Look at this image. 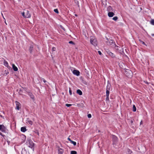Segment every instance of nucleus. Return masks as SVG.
Listing matches in <instances>:
<instances>
[{"mask_svg": "<svg viewBox=\"0 0 154 154\" xmlns=\"http://www.w3.org/2000/svg\"><path fill=\"white\" fill-rule=\"evenodd\" d=\"M9 74V72L6 70H5L4 75H6Z\"/></svg>", "mask_w": 154, "mask_h": 154, "instance_id": "30", "label": "nucleus"}, {"mask_svg": "<svg viewBox=\"0 0 154 154\" xmlns=\"http://www.w3.org/2000/svg\"><path fill=\"white\" fill-rule=\"evenodd\" d=\"M150 23L153 25H154V19H152L150 21Z\"/></svg>", "mask_w": 154, "mask_h": 154, "instance_id": "27", "label": "nucleus"}, {"mask_svg": "<svg viewBox=\"0 0 154 154\" xmlns=\"http://www.w3.org/2000/svg\"><path fill=\"white\" fill-rule=\"evenodd\" d=\"M0 135L2 136H3V137H4L5 136L4 135H3L2 134V133L1 132H0Z\"/></svg>", "mask_w": 154, "mask_h": 154, "instance_id": "43", "label": "nucleus"}, {"mask_svg": "<svg viewBox=\"0 0 154 154\" xmlns=\"http://www.w3.org/2000/svg\"><path fill=\"white\" fill-rule=\"evenodd\" d=\"M109 90H106V96H109Z\"/></svg>", "mask_w": 154, "mask_h": 154, "instance_id": "25", "label": "nucleus"}, {"mask_svg": "<svg viewBox=\"0 0 154 154\" xmlns=\"http://www.w3.org/2000/svg\"><path fill=\"white\" fill-rule=\"evenodd\" d=\"M15 103H16V107L15 109L18 110H19L21 107V104L17 101H15Z\"/></svg>", "mask_w": 154, "mask_h": 154, "instance_id": "7", "label": "nucleus"}, {"mask_svg": "<svg viewBox=\"0 0 154 154\" xmlns=\"http://www.w3.org/2000/svg\"><path fill=\"white\" fill-rule=\"evenodd\" d=\"M65 105L67 107H70V106H71L72 105V104H66Z\"/></svg>", "mask_w": 154, "mask_h": 154, "instance_id": "35", "label": "nucleus"}, {"mask_svg": "<svg viewBox=\"0 0 154 154\" xmlns=\"http://www.w3.org/2000/svg\"><path fill=\"white\" fill-rule=\"evenodd\" d=\"M137 1V0H136Z\"/></svg>", "mask_w": 154, "mask_h": 154, "instance_id": "51", "label": "nucleus"}, {"mask_svg": "<svg viewBox=\"0 0 154 154\" xmlns=\"http://www.w3.org/2000/svg\"><path fill=\"white\" fill-rule=\"evenodd\" d=\"M112 19L113 20H114V21H116L118 19V17L116 16H115V17H114L112 18Z\"/></svg>", "mask_w": 154, "mask_h": 154, "instance_id": "28", "label": "nucleus"}, {"mask_svg": "<svg viewBox=\"0 0 154 154\" xmlns=\"http://www.w3.org/2000/svg\"><path fill=\"white\" fill-rule=\"evenodd\" d=\"M26 144H29L28 146L32 149L33 150H34V144L33 143V141H32L29 138L27 139V141H26Z\"/></svg>", "mask_w": 154, "mask_h": 154, "instance_id": "1", "label": "nucleus"}, {"mask_svg": "<svg viewBox=\"0 0 154 154\" xmlns=\"http://www.w3.org/2000/svg\"><path fill=\"white\" fill-rule=\"evenodd\" d=\"M130 122L131 124H132L133 123V121L132 120H131Z\"/></svg>", "mask_w": 154, "mask_h": 154, "instance_id": "47", "label": "nucleus"}, {"mask_svg": "<svg viewBox=\"0 0 154 154\" xmlns=\"http://www.w3.org/2000/svg\"><path fill=\"white\" fill-rule=\"evenodd\" d=\"M56 50V48H55V47H53L52 48V51H55Z\"/></svg>", "mask_w": 154, "mask_h": 154, "instance_id": "39", "label": "nucleus"}, {"mask_svg": "<svg viewBox=\"0 0 154 154\" xmlns=\"http://www.w3.org/2000/svg\"><path fill=\"white\" fill-rule=\"evenodd\" d=\"M54 11L56 13H57V14H58L59 13V11H58V9H55L54 10Z\"/></svg>", "mask_w": 154, "mask_h": 154, "instance_id": "31", "label": "nucleus"}, {"mask_svg": "<svg viewBox=\"0 0 154 154\" xmlns=\"http://www.w3.org/2000/svg\"><path fill=\"white\" fill-rule=\"evenodd\" d=\"M142 44H143L144 45H146L145 43L144 42H143V41H142Z\"/></svg>", "mask_w": 154, "mask_h": 154, "instance_id": "48", "label": "nucleus"}, {"mask_svg": "<svg viewBox=\"0 0 154 154\" xmlns=\"http://www.w3.org/2000/svg\"><path fill=\"white\" fill-rule=\"evenodd\" d=\"M27 94L34 101L35 100L34 96L33 94L31 92H27Z\"/></svg>", "mask_w": 154, "mask_h": 154, "instance_id": "11", "label": "nucleus"}, {"mask_svg": "<svg viewBox=\"0 0 154 154\" xmlns=\"http://www.w3.org/2000/svg\"><path fill=\"white\" fill-rule=\"evenodd\" d=\"M98 52L100 55H102V54L100 51H98Z\"/></svg>", "mask_w": 154, "mask_h": 154, "instance_id": "40", "label": "nucleus"}, {"mask_svg": "<svg viewBox=\"0 0 154 154\" xmlns=\"http://www.w3.org/2000/svg\"><path fill=\"white\" fill-rule=\"evenodd\" d=\"M38 135L39 134V133H38Z\"/></svg>", "mask_w": 154, "mask_h": 154, "instance_id": "50", "label": "nucleus"}, {"mask_svg": "<svg viewBox=\"0 0 154 154\" xmlns=\"http://www.w3.org/2000/svg\"><path fill=\"white\" fill-rule=\"evenodd\" d=\"M88 117L89 118H91V114H88Z\"/></svg>", "mask_w": 154, "mask_h": 154, "instance_id": "38", "label": "nucleus"}, {"mask_svg": "<svg viewBox=\"0 0 154 154\" xmlns=\"http://www.w3.org/2000/svg\"><path fill=\"white\" fill-rule=\"evenodd\" d=\"M12 68L14 71H17L18 70L17 68L14 64H12Z\"/></svg>", "mask_w": 154, "mask_h": 154, "instance_id": "19", "label": "nucleus"}, {"mask_svg": "<svg viewBox=\"0 0 154 154\" xmlns=\"http://www.w3.org/2000/svg\"><path fill=\"white\" fill-rule=\"evenodd\" d=\"M112 140L113 142L112 144L113 145H116L118 142V138L115 135H112Z\"/></svg>", "mask_w": 154, "mask_h": 154, "instance_id": "6", "label": "nucleus"}, {"mask_svg": "<svg viewBox=\"0 0 154 154\" xmlns=\"http://www.w3.org/2000/svg\"><path fill=\"white\" fill-rule=\"evenodd\" d=\"M4 65L5 66H7L8 65V62L7 61H6L5 60L4 61Z\"/></svg>", "mask_w": 154, "mask_h": 154, "instance_id": "24", "label": "nucleus"}, {"mask_svg": "<svg viewBox=\"0 0 154 154\" xmlns=\"http://www.w3.org/2000/svg\"><path fill=\"white\" fill-rule=\"evenodd\" d=\"M76 93L80 95H81L82 94V91L80 89L77 90Z\"/></svg>", "mask_w": 154, "mask_h": 154, "instance_id": "17", "label": "nucleus"}, {"mask_svg": "<svg viewBox=\"0 0 154 154\" xmlns=\"http://www.w3.org/2000/svg\"><path fill=\"white\" fill-rule=\"evenodd\" d=\"M69 94L70 95H71L72 94V91L70 88H69Z\"/></svg>", "mask_w": 154, "mask_h": 154, "instance_id": "36", "label": "nucleus"}, {"mask_svg": "<svg viewBox=\"0 0 154 154\" xmlns=\"http://www.w3.org/2000/svg\"><path fill=\"white\" fill-rule=\"evenodd\" d=\"M143 124V121H141L140 122V125H141Z\"/></svg>", "mask_w": 154, "mask_h": 154, "instance_id": "46", "label": "nucleus"}, {"mask_svg": "<svg viewBox=\"0 0 154 154\" xmlns=\"http://www.w3.org/2000/svg\"><path fill=\"white\" fill-rule=\"evenodd\" d=\"M90 42L91 44L93 45L94 46H97V39L95 38H91L90 40Z\"/></svg>", "mask_w": 154, "mask_h": 154, "instance_id": "3", "label": "nucleus"}, {"mask_svg": "<svg viewBox=\"0 0 154 154\" xmlns=\"http://www.w3.org/2000/svg\"><path fill=\"white\" fill-rule=\"evenodd\" d=\"M106 100H109V96H106Z\"/></svg>", "mask_w": 154, "mask_h": 154, "instance_id": "37", "label": "nucleus"}, {"mask_svg": "<svg viewBox=\"0 0 154 154\" xmlns=\"http://www.w3.org/2000/svg\"><path fill=\"white\" fill-rule=\"evenodd\" d=\"M26 127H23L21 128V131L22 132H24L26 131Z\"/></svg>", "mask_w": 154, "mask_h": 154, "instance_id": "18", "label": "nucleus"}, {"mask_svg": "<svg viewBox=\"0 0 154 154\" xmlns=\"http://www.w3.org/2000/svg\"><path fill=\"white\" fill-rule=\"evenodd\" d=\"M69 43L70 44H72V45H74L75 43L72 41H70L69 42Z\"/></svg>", "mask_w": 154, "mask_h": 154, "instance_id": "33", "label": "nucleus"}, {"mask_svg": "<svg viewBox=\"0 0 154 154\" xmlns=\"http://www.w3.org/2000/svg\"><path fill=\"white\" fill-rule=\"evenodd\" d=\"M42 80H43V82H44L45 83H46V80H45L44 79H43H43H42Z\"/></svg>", "mask_w": 154, "mask_h": 154, "instance_id": "42", "label": "nucleus"}, {"mask_svg": "<svg viewBox=\"0 0 154 154\" xmlns=\"http://www.w3.org/2000/svg\"><path fill=\"white\" fill-rule=\"evenodd\" d=\"M8 69H10L11 68V67L10 66H9L8 65L7 66H6Z\"/></svg>", "mask_w": 154, "mask_h": 154, "instance_id": "44", "label": "nucleus"}, {"mask_svg": "<svg viewBox=\"0 0 154 154\" xmlns=\"http://www.w3.org/2000/svg\"><path fill=\"white\" fill-rule=\"evenodd\" d=\"M124 73L126 76L128 78L131 77L133 75L132 71L128 69H125Z\"/></svg>", "mask_w": 154, "mask_h": 154, "instance_id": "2", "label": "nucleus"}, {"mask_svg": "<svg viewBox=\"0 0 154 154\" xmlns=\"http://www.w3.org/2000/svg\"><path fill=\"white\" fill-rule=\"evenodd\" d=\"M115 45V47H117V48H116V50L120 52V53L121 54H124V49L123 48H121V47H119L118 46H117L116 44Z\"/></svg>", "mask_w": 154, "mask_h": 154, "instance_id": "4", "label": "nucleus"}, {"mask_svg": "<svg viewBox=\"0 0 154 154\" xmlns=\"http://www.w3.org/2000/svg\"><path fill=\"white\" fill-rule=\"evenodd\" d=\"M111 85L109 81L107 82V85L106 86V90H110Z\"/></svg>", "mask_w": 154, "mask_h": 154, "instance_id": "12", "label": "nucleus"}, {"mask_svg": "<svg viewBox=\"0 0 154 154\" xmlns=\"http://www.w3.org/2000/svg\"><path fill=\"white\" fill-rule=\"evenodd\" d=\"M67 139L70 142L72 143L73 144L74 146H75L76 144V143L75 142L71 140V139L69 138L68 137Z\"/></svg>", "mask_w": 154, "mask_h": 154, "instance_id": "15", "label": "nucleus"}, {"mask_svg": "<svg viewBox=\"0 0 154 154\" xmlns=\"http://www.w3.org/2000/svg\"><path fill=\"white\" fill-rule=\"evenodd\" d=\"M6 130V127L3 125H0V130L2 132H5Z\"/></svg>", "mask_w": 154, "mask_h": 154, "instance_id": "8", "label": "nucleus"}, {"mask_svg": "<svg viewBox=\"0 0 154 154\" xmlns=\"http://www.w3.org/2000/svg\"><path fill=\"white\" fill-rule=\"evenodd\" d=\"M33 48V46L32 45H31L29 48V51L30 52V53H32V51Z\"/></svg>", "mask_w": 154, "mask_h": 154, "instance_id": "22", "label": "nucleus"}, {"mask_svg": "<svg viewBox=\"0 0 154 154\" xmlns=\"http://www.w3.org/2000/svg\"><path fill=\"white\" fill-rule=\"evenodd\" d=\"M136 111V108L134 105H133V111L134 112H135Z\"/></svg>", "mask_w": 154, "mask_h": 154, "instance_id": "23", "label": "nucleus"}, {"mask_svg": "<svg viewBox=\"0 0 154 154\" xmlns=\"http://www.w3.org/2000/svg\"><path fill=\"white\" fill-rule=\"evenodd\" d=\"M28 122L29 124H30L31 125H32V124H33V122L32 121L30 120V121H28Z\"/></svg>", "mask_w": 154, "mask_h": 154, "instance_id": "34", "label": "nucleus"}, {"mask_svg": "<svg viewBox=\"0 0 154 154\" xmlns=\"http://www.w3.org/2000/svg\"><path fill=\"white\" fill-rule=\"evenodd\" d=\"M22 88H23L24 90H25V91H26V88L22 87Z\"/></svg>", "mask_w": 154, "mask_h": 154, "instance_id": "45", "label": "nucleus"}, {"mask_svg": "<svg viewBox=\"0 0 154 154\" xmlns=\"http://www.w3.org/2000/svg\"><path fill=\"white\" fill-rule=\"evenodd\" d=\"M128 152H130L131 153L132 152L131 151L130 149H128Z\"/></svg>", "mask_w": 154, "mask_h": 154, "instance_id": "41", "label": "nucleus"}, {"mask_svg": "<svg viewBox=\"0 0 154 154\" xmlns=\"http://www.w3.org/2000/svg\"><path fill=\"white\" fill-rule=\"evenodd\" d=\"M23 93V90L21 89H20L18 91V93L20 95H22V93Z\"/></svg>", "mask_w": 154, "mask_h": 154, "instance_id": "26", "label": "nucleus"}, {"mask_svg": "<svg viewBox=\"0 0 154 154\" xmlns=\"http://www.w3.org/2000/svg\"><path fill=\"white\" fill-rule=\"evenodd\" d=\"M114 15L115 14L112 12H109L108 14V15L109 17H113Z\"/></svg>", "mask_w": 154, "mask_h": 154, "instance_id": "14", "label": "nucleus"}, {"mask_svg": "<svg viewBox=\"0 0 154 154\" xmlns=\"http://www.w3.org/2000/svg\"><path fill=\"white\" fill-rule=\"evenodd\" d=\"M76 76H78L80 75V72L77 70L74 69L72 72Z\"/></svg>", "mask_w": 154, "mask_h": 154, "instance_id": "10", "label": "nucleus"}, {"mask_svg": "<svg viewBox=\"0 0 154 154\" xmlns=\"http://www.w3.org/2000/svg\"><path fill=\"white\" fill-rule=\"evenodd\" d=\"M22 15L24 18H26V15H25V13L24 12H23L22 13Z\"/></svg>", "mask_w": 154, "mask_h": 154, "instance_id": "32", "label": "nucleus"}, {"mask_svg": "<svg viewBox=\"0 0 154 154\" xmlns=\"http://www.w3.org/2000/svg\"><path fill=\"white\" fill-rule=\"evenodd\" d=\"M77 152L75 151H72L71 152V154H77Z\"/></svg>", "mask_w": 154, "mask_h": 154, "instance_id": "29", "label": "nucleus"}, {"mask_svg": "<svg viewBox=\"0 0 154 154\" xmlns=\"http://www.w3.org/2000/svg\"><path fill=\"white\" fill-rule=\"evenodd\" d=\"M107 10L108 11H113V9L111 7V6H109L108 7V8H107Z\"/></svg>", "mask_w": 154, "mask_h": 154, "instance_id": "20", "label": "nucleus"}, {"mask_svg": "<svg viewBox=\"0 0 154 154\" xmlns=\"http://www.w3.org/2000/svg\"><path fill=\"white\" fill-rule=\"evenodd\" d=\"M107 53L109 56H110L112 58H115L116 57V55L115 54L109 51H107Z\"/></svg>", "mask_w": 154, "mask_h": 154, "instance_id": "9", "label": "nucleus"}, {"mask_svg": "<svg viewBox=\"0 0 154 154\" xmlns=\"http://www.w3.org/2000/svg\"><path fill=\"white\" fill-rule=\"evenodd\" d=\"M80 79L81 80L82 82H83L85 84H86L87 83L85 81V80H84V78L81 77L80 78Z\"/></svg>", "mask_w": 154, "mask_h": 154, "instance_id": "21", "label": "nucleus"}, {"mask_svg": "<svg viewBox=\"0 0 154 154\" xmlns=\"http://www.w3.org/2000/svg\"><path fill=\"white\" fill-rule=\"evenodd\" d=\"M58 154H63V150L59 148V147H58Z\"/></svg>", "mask_w": 154, "mask_h": 154, "instance_id": "16", "label": "nucleus"}, {"mask_svg": "<svg viewBox=\"0 0 154 154\" xmlns=\"http://www.w3.org/2000/svg\"><path fill=\"white\" fill-rule=\"evenodd\" d=\"M26 17L27 18H29L31 17V15L28 11H27L26 14Z\"/></svg>", "mask_w": 154, "mask_h": 154, "instance_id": "13", "label": "nucleus"}, {"mask_svg": "<svg viewBox=\"0 0 154 154\" xmlns=\"http://www.w3.org/2000/svg\"><path fill=\"white\" fill-rule=\"evenodd\" d=\"M106 37V39L107 40L106 42L108 45H112V44L115 43V42H114V41L113 40H112L110 38H108Z\"/></svg>", "mask_w": 154, "mask_h": 154, "instance_id": "5", "label": "nucleus"}, {"mask_svg": "<svg viewBox=\"0 0 154 154\" xmlns=\"http://www.w3.org/2000/svg\"><path fill=\"white\" fill-rule=\"evenodd\" d=\"M75 16L76 17H77L78 16V15L77 14H75Z\"/></svg>", "mask_w": 154, "mask_h": 154, "instance_id": "49", "label": "nucleus"}]
</instances>
